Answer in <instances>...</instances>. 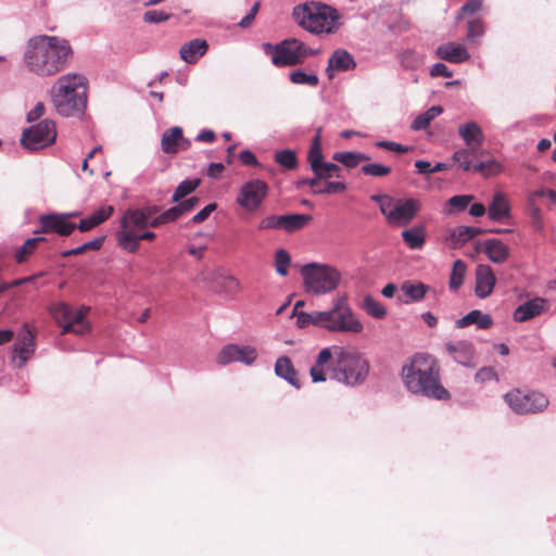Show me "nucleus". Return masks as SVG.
<instances>
[{"label": "nucleus", "mask_w": 556, "mask_h": 556, "mask_svg": "<svg viewBox=\"0 0 556 556\" xmlns=\"http://www.w3.org/2000/svg\"><path fill=\"white\" fill-rule=\"evenodd\" d=\"M34 352L35 334L28 325L25 324L21 332L17 334L16 342L13 346V354L18 357L17 367L22 368Z\"/></svg>", "instance_id": "obj_16"}, {"label": "nucleus", "mask_w": 556, "mask_h": 556, "mask_svg": "<svg viewBox=\"0 0 556 556\" xmlns=\"http://www.w3.org/2000/svg\"><path fill=\"white\" fill-rule=\"evenodd\" d=\"M56 126L52 119L46 118L25 128L21 136V144L28 151H37L52 144L56 139Z\"/></svg>", "instance_id": "obj_9"}, {"label": "nucleus", "mask_w": 556, "mask_h": 556, "mask_svg": "<svg viewBox=\"0 0 556 556\" xmlns=\"http://www.w3.org/2000/svg\"><path fill=\"white\" fill-rule=\"evenodd\" d=\"M332 159L348 168L356 167L361 162H368L371 160L370 155L361 152H336Z\"/></svg>", "instance_id": "obj_36"}, {"label": "nucleus", "mask_w": 556, "mask_h": 556, "mask_svg": "<svg viewBox=\"0 0 556 556\" xmlns=\"http://www.w3.org/2000/svg\"><path fill=\"white\" fill-rule=\"evenodd\" d=\"M77 215L78 212H72L67 214L53 213L41 215L39 218L40 229L35 230V233L55 232L63 237L70 236L75 229H77V225L71 223L68 219Z\"/></svg>", "instance_id": "obj_13"}, {"label": "nucleus", "mask_w": 556, "mask_h": 556, "mask_svg": "<svg viewBox=\"0 0 556 556\" xmlns=\"http://www.w3.org/2000/svg\"><path fill=\"white\" fill-rule=\"evenodd\" d=\"M470 325H477L478 329L485 330L493 325V319L489 314H484L479 309H472L455 323V327L458 329L466 328Z\"/></svg>", "instance_id": "obj_29"}, {"label": "nucleus", "mask_w": 556, "mask_h": 556, "mask_svg": "<svg viewBox=\"0 0 556 556\" xmlns=\"http://www.w3.org/2000/svg\"><path fill=\"white\" fill-rule=\"evenodd\" d=\"M346 185L343 181H327L324 186L319 184L317 189H314L315 194H333L343 192Z\"/></svg>", "instance_id": "obj_54"}, {"label": "nucleus", "mask_w": 556, "mask_h": 556, "mask_svg": "<svg viewBox=\"0 0 556 556\" xmlns=\"http://www.w3.org/2000/svg\"><path fill=\"white\" fill-rule=\"evenodd\" d=\"M507 405L517 414H538L548 406V399L540 392L513 390L504 396Z\"/></svg>", "instance_id": "obj_10"}, {"label": "nucleus", "mask_w": 556, "mask_h": 556, "mask_svg": "<svg viewBox=\"0 0 556 556\" xmlns=\"http://www.w3.org/2000/svg\"><path fill=\"white\" fill-rule=\"evenodd\" d=\"M481 154H483L482 151L476 148L466 147L455 151L452 155V160L464 172H471L473 165L472 161L478 159Z\"/></svg>", "instance_id": "obj_33"}, {"label": "nucleus", "mask_w": 556, "mask_h": 556, "mask_svg": "<svg viewBox=\"0 0 556 556\" xmlns=\"http://www.w3.org/2000/svg\"><path fill=\"white\" fill-rule=\"evenodd\" d=\"M289 79L294 85H303L308 87H317L319 77L315 73H306L301 68L294 70L289 73Z\"/></svg>", "instance_id": "obj_41"}, {"label": "nucleus", "mask_w": 556, "mask_h": 556, "mask_svg": "<svg viewBox=\"0 0 556 556\" xmlns=\"http://www.w3.org/2000/svg\"><path fill=\"white\" fill-rule=\"evenodd\" d=\"M46 241L43 237H35L27 239L22 247L18 248L15 254L17 263H23L27 255L31 254L39 242Z\"/></svg>", "instance_id": "obj_47"}, {"label": "nucleus", "mask_w": 556, "mask_h": 556, "mask_svg": "<svg viewBox=\"0 0 556 556\" xmlns=\"http://www.w3.org/2000/svg\"><path fill=\"white\" fill-rule=\"evenodd\" d=\"M484 230L477 227H470V226H458L453 229L451 233V239L455 244H465L470 239L475 238L476 236L482 233Z\"/></svg>", "instance_id": "obj_39"}, {"label": "nucleus", "mask_w": 556, "mask_h": 556, "mask_svg": "<svg viewBox=\"0 0 556 556\" xmlns=\"http://www.w3.org/2000/svg\"><path fill=\"white\" fill-rule=\"evenodd\" d=\"M327 318L324 320V329L331 332L359 333L363 331V324L353 313L346 295H338L332 306L324 311Z\"/></svg>", "instance_id": "obj_6"}, {"label": "nucleus", "mask_w": 556, "mask_h": 556, "mask_svg": "<svg viewBox=\"0 0 556 556\" xmlns=\"http://www.w3.org/2000/svg\"><path fill=\"white\" fill-rule=\"evenodd\" d=\"M458 135L466 143V147L476 148L478 150L484 141L483 131L476 122H467L459 125Z\"/></svg>", "instance_id": "obj_26"}, {"label": "nucleus", "mask_w": 556, "mask_h": 556, "mask_svg": "<svg viewBox=\"0 0 556 556\" xmlns=\"http://www.w3.org/2000/svg\"><path fill=\"white\" fill-rule=\"evenodd\" d=\"M336 365L331 348H324L317 355L315 364L309 369V375L314 383L325 382L327 376L330 377V369Z\"/></svg>", "instance_id": "obj_19"}, {"label": "nucleus", "mask_w": 556, "mask_h": 556, "mask_svg": "<svg viewBox=\"0 0 556 556\" xmlns=\"http://www.w3.org/2000/svg\"><path fill=\"white\" fill-rule=\"evenodd\" d=\"M483 252L488 258L496 264L504 263L509 256V248L500 239H486L482 243Z\"/></svg>", "instance_id": "obj_27"}, {"label": "nucleus", "mask_w": 556, "mask_h": 556, "mask_svg": "<svg viewBox=\"0 0 556 556\" xmlns=\"http://www.w3.org/2000/svg\"><path fill=\"white\" fill-rule=\"evenodd\" d=\"M156 237L153 231H139V232H116L117 244L121 249L136 253L139 250L141 240H154Z\"/></svg>", "instance_id": "obj_23"}, {"label": "nucleus", "mask_w": 556, "mask_h": 556, "mask_svg": "<svg viewBox=\"0 0 556 556\" xmlns=\"http://www.w3.org/2000/svg\"><path fill=\"white\" fill-rule=\"evenodd\" d=\"M147 228V217L139 208H128L121 218V229L117 232H139Z\"/></svg>", "instance_id": "obj_25"}, {"label": "nucleus", "mask_w": 556, "mask_h": 556, "mask_svg": "<svg viewBox=\"0 0 556 556\" xmlns=\"http://www.w3.org/2000/svg\"><path fill=\"white\" fill-rule=\"evenodd\" d=\"M419 210V202L415 199L397 201L390 212L389 224L394 226H407L416 216Z\"/></svg>", "instance_id": "obj_18"}, {"label": "nucleus", "mask_w": 556, "mask_h": 556, "mask_svg": "<svg viewBox=\"0 0 556 556\" xmlns=\"http://www.w3.org/2000/svg\"><path fill=\"white\" fill-rule=\"evenodd\" d=\"M162 213L166 220V224L175 222L177 218H179L180 216L184 215V212H182L179 203L177 205L169 207L168 210H166Z\"/></svg>", "instance_id": "obj_63"}, {"label": "nucleus", "mask_w": 556, "mask_h": 556, "mask_svg": "<svg viewBox=\"0 0 556 556\" xmlns=\"http://www.w3.org/2000/svg\"><path fill=\"white\" fill-rule=\"evenodd\" d=\"M445 352L454 362L464 367L475 368L478 364L475 345L469 340L446 342Z\"/></svg>", "instance_id": "obj_15"}, {"label": "nucleus", "mask_w": 556, "mask_h": 556, "mask_svg": "<svg viewBox=\"0 0 556 556\" xmlns=\"http://www.w3.org/2000/svg\"><path fill=\"white\" fill-rule=\"evenodd\" d=\"M402 238L408 248H410L412 250H419L425 244L426 232L424 227L416 226L405 229L402 232Z\"/></svg>", "instance_id": "obj_35"}, {"label": "nucleus", "mask_w": 556, "mask_h": 556, "mask_svg": "<svg viewBox=\"0 0 556 556\" xmlns=\"http://www.w3.org/2000/svg\"><path fill=\"white\" fill-rule=\"evenodd\" d=\"M170 17V13H166L162 10H149L143 13L142 20L147 24H160L168 21Z\"/></svg>", "instance_id": "obj_55"}, {"label": "nucleus", "mask_w": 556, "mask_h": 556, "mask_svg": "<svg viewBox=\"0 0 556 556\" xmlns=\"http://www.w3.org/2000/svg\"><path fill=\"white\" fill-rule=\"evenodd\" d=\"M530 216H531L532 226L534 227V229L538 231H543L544 225H543L542 213H541L540 207L532 204L530 206Z\"/></svg>", "instance_id": "obj_60"}, {"label": "nucleus", "mask_w": 556, "mask_h": 556, "mask_svg": "<svg viewBox=\"0 0 556 556\" xmlns=\"http://www.w3.org/2000/svg\"><path fill=\"white\" fill-rule=\"evenodd\" d=\"M466 273V264L462 260H456L453 264L452 273L450 276V288L457 290L464 282Z\"/></svg>", "instance_id": "obj_44"}, {"label": "nucleus", "mask_w": 556, "mask_h": 556, "mask_svg": "<svg viewBox=\"0 0 556 556\" xmlns=\"http://www.w3.org/2000/svg\"><path fill=\"white\" fill-rule=\"evenodd\" d=\"M435 55L443 61L455 64L463 63L470 59V54L466 47L454 41L440 45L435 49Z\"/></svg>", "instance_id": "obj_22"}, {"label": "nucleus", "mask_w": 556, "mask_h": 556, "mask_svg": "<svg viewBox=\"0 0 556 556\" xmlns=\"http://www.w3.org/2000/svg\"><path fill=\"white\" fill-rule=\"evenodd\" d=\"M317 178L329 179L331 177H341V167L336 163L324 162L318 166L317 172H313Z\"/></svg>", "instance_id": "obj_50"}, {"label": "nucleus", "mask_w": 556, "mask_h": 556, "mask_svg": "<svg viewBox=\"0 0 556 556\" xmlns=\"http://www.w3.org/2000/svg\"><path fill=\"white\" fill-rule=\"evenodd\" d=\"M433 77H452L453 72L444 63H435L430 70Z\"/></svg>", "instance_id": "obj_61"}, {"label": "nucleus", "mask_w": 556, "mask_h": 556, "mask_svg": "<svg viewBox=\"0 0 556 556\" xmlns=\"http://www.w3.org/2000/svg\"><path fill=\"white\" fill-rule=\"evenodd\" d=\"M307 161L313 172H317L318 166L324 163V155L321 152L319 132L314 137L307 154Z\"/></svg>", "instance_id": "obj_42"}, {"label": "nucleus", "mask_w": 556, "mask_h": 556, "mask_svg": "<svg viewBox=\"0 0 556 556\" xmlns=\"http://www.w3.org/2000/svg\"><path fill=\"white\" fill-rule=\"evenodd\" d=\"M295 318L299 328H305L308 325L324 328V320L327 318V315L324 314V311H315L312 313L300 312L296 314Z\"/></svg>", "instance_id": "obj_38"}, {"label": "nucleus", "mask_w": 556, "mask_h": 556, "mask_svg": "<svg viewBox=\"0 0 556 556\" xmlns=\"http://www.w3.org/2000/svg\"><path fill=\"white\" fill-rule=\"evenodd\" d=\"M313 217L308 214H285L283 224L285 231L294 232L304 228Z\"/></svg>", "instance_id": "obj_40"}, {"label": "nucleus", "mask_w": 556, "mask_h": 556, "mask_svg": "<svg viewBox=\"0 0 556 556\" xmlns=\"http://www.w3.org/2000/svg\"><path fill=\"white\" fill-rule=\"evenodd\" d=\"M490 219L498 222L509 215V205L505 195L501 192L494 194L488 211Z\"/></svg>", "instance_id": "obj_34"}, {"label": "nucleus", "mask_w": 556, "mask_h": 556, "mask_svg": "<svg viewBox=\"0 0 556 556\" xmlns=\"http://www.w3.org/2000/svg\"><path fill=\"white\" fill-rule=\"evenodd\" d=\"M275 374L286 380L289 384L300 389L296 370L288 356H280L275 363Z\"/></svg>", "instance_id": "obj_30"}, {"label": "nucleus", "mask_w": 556, "mask_h": 556, "mask_svg": "<svg viewBox=\"0 0 556 556\" xmlns=\"http://www.w3.org/2000/svg\"><path fill=\"white\" fill-rule=\"evenodd\" d=\"M306 291L325 294L334 290L340 281L339 271L328 265L309 263L301 268Z\"/></svg>", "instance_id": "obj_7"}, {"label": "nucleus", "mask_w": 556, "mask_h": 556, "mask_svg": "<svg viewBox=\"0 0 556 556\" xmlns=\"http://www.w3.org/2000/svg\"><path fill=\"white\" fill-rule=\"evenodd\" d=\"M290 263V254L285 249L275 252V268L280 276H287Z\"/></svg>", "instance_id": "obj_51"}, {"label": "nucleus", "mask_w": 556, "mask_h": 556, "mask_svg": "<svg viewBox=\"0 0 556 556\" xmlns=\"http://www.w3.org/2000/svg\"><path fill=\"white\" fill-rule=\"evenodd\" d=\"M200 185V179H185L182 180L174 191L172 201L179 202L190 193H192Z\"/></svg>", "instance_id": "obj_43"}, {"label": "nucleus", "mask_w": 556, "mask_h": 556, "mask_svg": "<svg viewBox=\"0 0 556 556\" xmlns=\"http://www.w3.org/2000/svg\"><path fill=\"white\" fill-rule=\"evenodd\" d=\"M356 67V62L353 55L344 50L337 49L332 52V54L328 59V65L326 67V73L329 79L333 78V71L338 72H348L354 70Z\"/></svg>", "instance_id": "obj_21"}, {"label": "nucleus", "mask_w": 556, "mask_h": 556, "mask_svg": "<svg viewBox=\"0 0 556 556\" xmlns=\"http://www.w3.org/2000/svg\"><path fill=\"white\" fill-rule=\"evenodd\" d=\"M484 34V26L481 20H471L467 24L466 39L472 43L476 39L482 37Z\"/></svg>", "instance_id": "obj_53"}, {"label": "nucleus", "mask_w": 556, "mask_h": 556, "mask_svg": "<svg viewBox=\"0 0 556 556\" xmlns=\"http://www.w3.org/2000/svg\"><path fill=\"white\" fill-rule=\"evenodd\" d=\"M275 161L287 169H294L298 166V156L295 151L285 149L275 153Z\"/></svg>", "instance_id": "obj_45"}, {"label": "nucleus", "mask_w": 556, "mask_h": 556, "mask_svg": "<svg viewBox=\"0 0 556 556\" xmlns=\"http://www.w3.org/2000/svg\"><path fill=\"white\" fill-rule=\"evenodd\" d=\"M258 230H285L283 215H268L257 225Z\"/></svg>", "instance_id": "obj_49"}, {"label": "nucleus", "mask_w": 556, "mask_h": 556, "mask_svg": "<svg viewBox=\"0 0 556 556\" xmlns=\"http://www.w3.org/2000/svg\"><path fill=\"white\" fill-rule=\"evenodd\" d=\"M493 379H497V374L493 367H482L475 375V380L478 383H484Z\"/></svg>", "instance_id": "obj_58"}, {"label": "nucleus", "mask_w": 556, "mask_h": 556, "mask_svg": "<svg viewBox=\"0 0 556 556\" xmlns=\"http://www.w3.org/2000/svg\"><path fill=\"white\" fill-rule=\"evenodd\" d=\"M191 147V141L184 137L182 128L174 126L166 129L161 138V149L166 154H175Z\"/></svg>", "instance_id": "obj_17"}, {"label": "nucleus", "mask_w": 556, "mask_h": 556, "mask_svg": "<svg viewBox=\"0 0 556 556\" xmlns=\"http://www.w3.org/2000/svg\"><path fill=\"white\" fill-rule=\"evenodd\" d=\"M301 41L295 38H287L277 45L263 43L266 54L271 55V62L278 67L301 64Z\"/></svg>", "instance_id": "obj_11"}, {"label": "nucleus", "mask_w": 556, "mask_h": 556, "mask_svg": "<svg viewBox=\"0 0 556 556\" xmlns=\"http://www.w3.org/2000/svg\"><path fill=\"white\" fill-rule=\"evenodd\" d=\"M208 50V43L205 39L195 38L185 42L179 49V55L188 64H194Z\"/></svg>", "instance_id": "obj_24"}, {"label": "nucleus", "mask_w": 556, "mask_h": 556, "mask_svg": "<svg viewBox=\"0 0 556 556\" xmlns=\"http://www.w3.org/2000/svg\"><path fill=\"white\" fill-rule=\"evenodd\" d=\"M363 308L374 318L381 319L386 316V308L371 295H366L363 301Z\"/></svg>", "instance_id": "obj_46"}, {"label": "nucleus", "mask_w": 556, "mask_h": 556, "mask_svg": "<svg viewBox=\"0 0 556 556\" xmlns=\"http://www.w3.org/2000/svg\"><path fill=\"white\" fill-rule=\"evenodd\" d=\"M260 9V2H255L253 7L250 9L249 13L242 17V20L239 22V26L241 28H248L251 26L252 22L255 18V15L257 14Z\"/></svg>", "instance_id": "obj_62"}, {"label": "nucleus", "mask_w": 556, "mask_h": 556, "mask_svg": "<svg viewBox=\"0 0 556 556\" xmlns=\"http://www.w3.org/2000/svg\"><path fill=\"white\" fill-rule=\"evenodd\" d=\"M495 282V275L489 265L480 264L477 266L475 293L478 298H488L492 293Z\"/></svg>", "instance_id": "obj_20"}, {"label": "nucleus", "mask_w": 556, "mask_h": 556, "mask_svg": "<svg viewBox=\"0 0 556 556\" xmlns=\"http://www.w3.org/2000/svg\"><path fill=\"white\" fill-rule=\"evenodd\" d=\"M216 203H210L204 206L201 211H199L193 217L192 223L200 224L208 218V216L216 210Z\"/></svg>", "instance_id": "obj_59"}, {"label": "nucleus", "mask_w": 556, "mask_h": 556, "mask_svg": "<svg viewBox=\"0 0 556 556\" xmlns=\"http://www.w3.org/2000/svg\"><path fill=\"white\" fill-rule=\"evenodd\" d=\"M375 147L384 149L388 151H392L395 153H406L409 152L413 148L408 146H403L401 143L389 141V140H379L375 142Z\"/></svg>", "instance_id": "obj_56"}, {"label": "nucleus", "mask_w": 556, "mask_h": 556, "mask_svg": "<svg viewBox=\"0 0 556 556\" xmlns=\"http://www.w3.org/2000/svg\"><path fill=\"white\" fill-rule=\"evenodd\" d=\"M295 22L312 34H331L339 27V12L327 4L304 3L293 9Z\"/></svg>", "instance_id": "obj_4"}, {"label": "nucleus", "mask_w": 556, "mask_h": 556, "mask_svg": "<svg viewBox=\"0 0 556 556\" xmlns=\"http://www.w3.org/2000/svg\"><path fill=\"white\" fill-rule=\"evenodd\" d=\"M401 290L405 295V299H400L401 302L408 304L413 302H420L429 287L420 281L406 280L402 283Z\"/></svg>", "instance_id": "obj_32"}, {"label": "nucleus", "mask_w": 556, "mask_h": 556, "mask_svg": "<svg viewBox=\"0 0 556 556\" xmlns=\"http://www.w3.org/2000/svg\"><path fill=\"white\" fill-rule=\"evenodd\" d=\"M73 56L68 40L38 35L29 38L24 50V64L36 76L50 77L62 72Z\"/></svg>", "instance_id": "obj_1"}, {"label": "nucleus", "mask_w": 556, "mask_h": 556, "mask_svg": "<svg viewBox=\"0 0 556 556\" xmlns=\"http://www.w3.org/2000/svg\"><path fill=\"white\" fill-rule=\"evenodd\" d=\"M473 200V195L460 194L450 198L448 204L457 211H464L468 204Z\"/></svg>", "instance_id": "obj_57"}, {"label": "nucleus", "mask_w": 556, "mask_h": 556, "mask_svg": "<svg viewBox=\"0 0 556 556\" xmlns=\"http://www.w3.org/2000/svg\"><path fill=\"white\" fill-rule=\"evenodd\" d=\"M268 194V186L261 179H253L242 185L237 197V203L248 210H257Z\"/></svg>", "instance_id": "obj_12"}, {"label": "nucleus", "mask_w": 556, "mask_h": 556, "mask_svg": "<svg viewBox=\"0 0 556 556\" xmlns=\"http://www.w3.org/2000/svg\"><path fill=\"white\" fill-rule=\"evenodd\" d=\"M257 357V352L255 348L251 345H238V344H227L225 345L216 357V362L218 365L226 366L230 363H242L247 366H250L254 363Z\"/></svg>", "instance_id": "obj_14"}, {"label": "nucleus", "mask_w": 556, "mask_h": 556, "mask_svg": "<svg viewBox=\"0 0 556 556\" xmlns=\"http://www.w3.org/2000/svg\"><path fill=\"white\" fill-rule=\"evenodd\" d=\"M51 101L64 117L80 116L87 106V79L79 74H65L51 89Z\"/></svg>", "instance_id": "obj_3"}, {"label": "nucleus", "mask_w": 556, "mask_h": 556, "mask_svg": "<svg viewBox=\"0 0 556 556\" xmlns=\"http://www.w3.org/2000/svg\"><path fill=\"white\" fill-rule=\"evenodd\" d=\"M46 108L43 102H38L33 110L27 113L26 119L28 123L38 121L45 114Z\"/></svg>", "instance_id": "obj_64"}, {"label": "nucleus", "mask_w": 556, "mask_h": 556, "mask_svg": "<svg viewBox=\"0 0 556 556\" xmlns=\"http://www.w3.org/2000/svg\"><path fill=\"white\" fill-rule=\"evenodd\" d=\"M501 170V165L494 160L480 161L472 165L471 172L481 173L484 177L494 175Z\"/></svg>", "instance_id": "obj_48"}, {"label": "nucleus", "mask_w": 556, "mask_h": 556, "mask_svg": "<svg viewBox=\"0 0 556 556\" xmlns=\"http://www.w3.org/2000/svg\"><path fill=\"white\" fill-rule=\"evenodd\" d=\"M362 173L371 177H384L391 173V167L380 163H367L362 166Z\"/></svg>", "instance_id": "obj_52"}, {"label": "nucleus", "mask_w": 556, "mask_h": 556, "mask_svg": "<svg viewBox=\"0 0 556 556\" xmlns=\"http://www.w3.org/2000/svg\"><path fill=\"white\" fill-rule=\"evenodd\" d=\"M544 303L545 301L540 298L525 302L516 308L514 313L515 320L523 323L534 318L543 311Z\"/></svg>", "instance_id": "obj_31"}, {"label": "nucleus", "mask_w": 556, "mask_h": 556, "mask_svg": "<svg viewBox=\"0 0 556 556\" xmlns=\"http://www.w3.org/2000/svg\"><path fill=\"white\" fill-rule=\"evenodd\" d=\"M402 380L410 393L434 400H448L450 392L441 384L440 366L427 353L414 354L402 367Z\"/></svg>", "instance_id": "obj_2"}, {"label": "nucleus", "mask_w": 556, "mask_h": 556, "mask_svg": "<svg viewBox=\"0 0 556 556\" xmlns=\"http://www.w3.org/2000/svg\"><path fill=\"white\" fill-rule=\"evenodd\" d=\"M336 350V365L330 369V379L349 387H356L365 382L369 374V363L356 352Z\"/></svg>", "instance_id": "obj_5"}, {"label": "nucleus", "mask_w": 556, "mask_h": 556, "mask_svg": "<svg viewBox=\"0 0 556 556\" xmlns=\"http://www.w3.org/2000/svg\"><path fill=\"white\" fill-rule=\"evenodd\" d=\"M113 212L114 207L112 205H103L92 212L88 217L80 219L79 224H77V229L83 232L89 231L108 220L112 216Z\"/></svg>", "instance_id": "obj_28"}, {"label": "nucleus", "mask_w": 556, "mask_h": 556, "mask_svg": "<svg viewBox=\"0 0 556 556\" xmlns=\"http://www.w3.org/2000/svg\"><path fill=\"white\" fill-rule=\"evenodd\" d=\"M443 108L441 105H433L429 108L426 112L417 115L413 121L410 128L413 130H424L426 129L430 123L442 114Z\"/></svg>", "instance_id": "obj_37"}, {"label": "nucleus", "mask_w": 556, "mask_h": 556, "mask_svg": "<svg viewBox=\"0 0 556 556\" xmlns=\"http://www.w3.org/2000/svg\"><path fill=\"white\" fill-rule=\"evenodd\" d=\"M89 307L81 306L74 309L66 303H58L51 308L55 321L62 327V333L85 334L89 331L90 325L86 319Z\"/></svg>", "instance_id": "obj_8"}]
</instances>
